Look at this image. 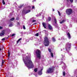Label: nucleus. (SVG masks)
<instances>
[{
  "mask_svg": "<svg viewBox=\"0 0 77 77\" xmlns=\"http://www.w3.org/2000/svg\"><path fill=\"white\" fill-rule=\"evenodd\" d=\"M63 76H65V72L64 71L63 72Z\"/></svg>",
  "mask_w": 77,
  "mask_h": 77,
  "instance_id": "nucleus-25",
  "label": "nucleus"
},
{
  "mask_svg": "<svg viewBox=\"0 0 77 77\" xmlns=\"http://www.w3.org/2000/svg\"><path fill=\"white\" fill-rule=\"evenodd\" d=\"M22 39V38H20L17 41V43L18 44V42H19L20 40Z\"/></svg>",
  "mask_w": 77,
  "mask_h": 77,
  "instance_id": "nucleus-18",
  "label": "nucleus"
},
{
  "mask_svg": "<svg viewBox=\"0 0 77 77\" xmlns=\"http://www.w3.org/2000/svg\"><path fill=\"white\" fill-rule=\"evenodd\" d=\"M23 60L25 65L29 69H31L34 67L33 64L31 60L30 57H26L25 60L23 58Z\"/></svg>",
  "mask_w": 77,
  "mask_h": 77,
  "instance_id": "nucleus-1",
  "label": "nucleus"
},
{
  "mask_svg": "<svg viewBox=\"0 0 77 77\" xmlns=\"http://www.w3.org/2000/svg\"><path fill=\"white\" fill-rule=\"evenodd\" d=\"M62 58H61V60H65V58L64 57H63V55H62Z\"/></svg>",
  "mask_w": 77,
  "mask_h": 77,
  "instance_id": "nucleus-13",
  "label": "nucleus"
},
{
  "mask_svg": "<svg viewBox=\"0 0 77 77\" xmlns=\"http://www.w3.org/2000/svg\"><path fill=\"white\" fill-rule=\"evenodd\" d=\"M15 34H13L11 36H15Z\"/></svg>",
  "mask_w": 77,
  "mask_h": 77,
  "instance_id": "nucleus-31",
  "label": "nucleus"
},
{
  "mask_svg": "<svg viewBox=\"0 0 77 77\" xmlns=\"http://www.w3.org/2000/svg\"><path fill=\"white\" fill-rule=\"evenodd\" d=\"M58 13L59 15H60V12H59V11H58Z\"/></svg>",
  "mask_w": 77,
  "mask_h": 77,
  "instance_id": "nucleus-32",
  "label": "nucleus"
},
{
  "mask_svg": "<svg viewBox=\"0 0 77 77\" xmlns=\"http://www.w3.org/2000/svg\"><path fill=\"white\" fill-rule=\"evenodd\" d=\"M16 20H19V18L17 17L16 18Z\"/></svg>",
  "mask_w": 77,
  "mask_h": 77,
  "instance_id": "nucleus-37",
  "label": "nucleus"
},
{
  "mask_svg": "<svg viewBox=\"0 0 77 77\" xmlns=\"http://www.w3.org/2000/svg\"><path fill=\"white\" fill-rule=\"evenodd\" d=\"M42 70L43 69H42L41 70L38 71V74L40 75H41L42 74Z\"/></svg>",
  "mask_w": 77,
  "mask_h": 77,
  "instance_id": "nucleus-9",
  "label": "nucleus"
},
{
  "mask_svg": "<svg viewBox=\"0 0 77 77\" xmlns=\"http://www.w3.org/2000/svg\"><path fill=\"white\" fill-rule=\"evenodd\" d=\"M34 71L35 72H37V71H38V68H36L34 70Z\"/></svg>",
  "mask_w": 77,
  "mask_h": 77,
  "instance_id": "nucleus-17",
  "label": "nucleus"
},
{
  "mask_svg": "<svg viewBox=\"0 0 77 77\" xmlns=\"http://www.w3.org/2000/svg\"><path fill=\"white\" fill-rule=\"evenodd\" d=\"M48 51L50 52V53H51V49H48Z\"/></svg>",
  "mask_w": 77,
  "mask_h": 77,
  "instance_id": "nucleus-36",
  "label": "nucleus"
},
{
  "mask_svg": "<svg viewBox=\"0 0 77 77\" xmlns=\"http://www.w3.org/2000/svg\"><path fill=\"white\" fill-rule=\"evenodd\" d=\"M1 50V48H0V50Z\"/></svg>",
  "mask_w": 77,
  "mask_h": 77,
  "instance_id": "nucleus-45",
  "label": "nucleus"
},
{
  "mask_svg": "<svg viewBox=\"0 0 77 77\" xmlns=\"http://www.w3.org/2000/svg\"><path fill=\"white\" fill-rule=\"evenodd\" d=\"M36 17H39V15H36Z\"/></svg>",
  "mask_w": 77,
  "mask_h": 77,
  "instance_id": "nucleus-40",
  "label": "nucleus"
},
{
  "mask_svg": "<svg viewBox=\"0 0 77 77\" xmlns=\"http://www.w3.org/2000/svg\"><path fill=\"white\" fill-rule=\"evenodd\" d=\"M5 31L4 30L2 31V32L0 34V36H2L5 35Z\"/></svg>",
  "mask_w": 77,
  "mask_h": 77,
  "instance_id": "nucleus-8",
  "label": "nucleus"
},
{
  "mask_svg": "<svg viewBox=\"0 0 77 77\" xmlns=\"http://www.w3.org/2000/svg\"><path fill=\"white\" fill-rule=\"evenodd\" d=\"M23 29H26V27H25V26H23Z\"/></svg>",
  "mask_w": 77,
  "mask_h": 77,
  "instance_id": "nucleus-34",
  "label": "nucleus"
},
{
  "mask_svg": "<svg viewBox=\"0 0 77 77\" xmlns=\"http://www.w3.org/2000/svg\"><path fill=\"white\" fill-rule=\"evenodd\" d=\"M30 12V10H26L25 11H23L22 12L23 13V14H27V13H29V12Z\"/></svg>",
  "mask_w": 77,
  "mask_h": 77,
  "instance_id": "nucleus-7",
  "label": "nucleus"
},
{
  "mask_svg": "<svg viewBox=\"0 0 77 77\" xmlns=\"http://www.w3.org/2000/svg\"><path fill=\"white\" fill-rule=\"evenodd\" d=\"M51 55L52 57H53V53H51Z\"/></svg>",
  "mask_w": 77,
  "mask_h": 77,
  "instance_id": "nucleus-24",
  "label": "nucleus"
},
{
  "mask_svg": "<svg viewBox=\"0 0 77 77\" xmlns=\"http://www.w3.org/2000/svg\"><path fill=\"white\" fill-rule=\"evenodd\" d=\"M54 21L55 24H56V23H57V20H56V19L55 18L54 19Z\"/></svg>",
  "mask_w": 77,
  "mask_h": 77,
  "instance_id": "nucleus-20",
  "label": "nucleus"
},
{
  "mask_svg": "<svg viewBox=\"0 0 77 77\" xmlns=\"http://www.w3.org/2000/svg\"><path fill=\"white\" fill-rule=\"evenodd\" d=\"M40 15H41V14H40Z\"/></svg>",
  "mask_w": 77,
  "mask_h": 77,
  "instance_id": "nucleus-47",
  "label": "nucleus"
},
{
  "mask_svg": "<svg viewBox=\"0 0 77 77\" xmlns=\"http://www.w3.org/2000/svg\"><path fill=\"white\" fill-rule=\"evenodd\" d=\"M53 11H54V9H53Z\"/></svg>",
  "mask_w": 77,
  "mask_h": 77,
  "instance_id": "nucleus-43",
  "label": "nucleus"
},
{
  "mask_svg": "<svg viewBox=\"0 0 77 77\" xmlns=\"http://www.w3.org/2000/svg\"><path fill=\"white\" fill-rule=\"evenodd\" d=\"M42 25L43 26V27H44V28L45 29H46V26L47 25V24L46 23H42Z\"/></svg>",
  "mask_w": 77,
  "mask_h": 77,
  "instance_id": "nucleus-10",
  "label": "nucleus"
},
{
  "mask_svg": "<svg viewBox=\"0 0 77 77\" xmlns=\"http://www.w3.org/2000/svg\"><path fill=\"white\" fill-rule=\"evenodd\" d=\"M48 20L49 21L51 20V17H49L48 18Z\"/></svg>",
  "mask_w": 77,
  "mask_h": 77,
  "instance_id": "nucleus-26",
  "label": "nucleus"
},
{
  "mask_svg": "<svg viewBox=\"0 0 77 77\" xmlns=\"http://www.w3.org/2000/svg\"><path fill=\"white\" fill-rule=\"evenodd\" d=\"M14 20H15V18L14 17H13L10 19V20L11 21H14Z\"/></svg>",
  "mask_w": 77,
  "mask_h": 77,
  "instance_id": "nucleus-14",
  "label": "nucleus"
},
{
  "mask_svg": "<svg viewBox=\"0 0 77 77\" xmlns=\"http://www.w3.org/2000/svg\"><path fill=\"white\" fill-rule=\"evenodd\" d=\"M32 18H34L33 17Z\"/></svg>",
  "mask_w": 77,
  "mask_h": 77,
  "instance_id": "nucleus-46",
  "label": "nucleus"
},
{
  "mask_svg": "<svg viewBox=\"0 0 77 77\" xmlns=\"http://www.w3.org/2000/svg\"><path fill=\"white\" fill-rule=\"evenodd\" d=\"M65 21V20H63L61 22H60V24H62Z\"/></svg>",
  "mask_w": 77,
  "mask_h": 77,
  "instance_id": "nucleus-15",
  "label": "nucleus"
},
{
  "mask_svg": "<svg viewBox=\"0 0 77 77\" xmlns=\"http://www.w3.org/2000/svg\"><path fill=\"white\" fill-rule=\"evenodd\" d=\"M8 57H9V56H10V52H9V51H8Z\"/></svg>",
  "mask_w": 77,
  "mask_h": 77,
  "instance_id": "nucleus-19",
  "label": "nucleus"
},
{
  "mask_svg": "<svg viewBox=\"0 0 77 77\" xmlns=\"http://www.w3.org/2000/svg\"><path fill=\"white\" fill-rule=\"evenodd\" d=\"M4 63V60H3L2 62V66H3V64Z\"/></svg>",
  "mask_w": 77,
  "mask_h": 77,
  "instance_id": "nucleus-27",
  "label": "nucleus"
},
{
  "mask_svg": "<svg viewBox=\"0 0 77 77\" xmlns=\"http://www.w3.org/2000/svg\"><path fill=\"white\" fill-rule=\"evenodd\" d=\"M2 3L3 5H5V0H2Z\"/></svg>",
  "mask_w": 77,
  "mask_h": 77,
  "instance_id": "nucleus-23",
  "label": "nucleus"
},
{
  "mask_svg": "<svg viewBox=\"0 0 77 77\" xmlns=\"http://www.w3.org/2000/svg\"><path fill=\"white\" fill-rule=\"evenodd\" d=\"M32 22H33V23H34V22H36V20H32Z\"/></svg>",
  "mask_w": 77,
  "mask_h": 77,
  "instance_id": "nucleus-35",
  "label": "nucleus"
},
{
  "mask_svg": "<svg viewBox=\"0 0 77 77\" xmlns=\"http://www.w3.org/2000/svg\"><path fill=\"white\" fill-rule=\"evenodd\" d=\"M3 28H2V26H0V29H2Z\"/></svg>",
  "mask_w": 77,
  "mask_h": 77,
  "instance_id": "nucleus-39",
  "label": "nucleus"
},
{
  "mask_svg": "<svg viewBox=\"0 0 77 77\" xmlns=\"http://www.w3.org/2000/svg\"><path fill=\"white\" fill-rule=\"evenodd\" d=\"M67 35L68 36V38L69 39H71V35H70V34L69 33H68L67 34Z\"/></svg>",
  "mask_w": 77,
  "mask_h": 77,
  "instance_id": "nucleus-12",
  "label": "nucleus"
},
{
  "mask_svg": "<svg viewBox=\"0 0 77 77\" xmlns=\"http://www.w3.org/2000/svg\"><path fill=\"white\" fill-rule=\"evenodd\" d=\"M52 41H53V42H55V41H56V39H55V38H54V37H53Z\"/></svg>",
  "mask_w": 77,
  "mask_h": 77,
  "instance_id": "nucleus-16",
  "label": "nucleus"
},
{
  "mask_svg": "<svg viewBox=\"0 0 77 77\" xmlns=\"http://www.w3.org/2000/svg\"><path fill=\"white\" fill-rule=\"evenodd\" d=\"M5 40V38H3L2 39V41H4V40Z\"/></svg>",
  "mask_w": 77,
  "mask_h": 77,
  "instance_id": "nucleus-38",
  "label": "nucleus"
},
{
  "mask_svg": "<svg viewBox=\"0 0 77 77\" xmlns=\"http://www.w3.org/2000/svg\"><path fill=\"white\" fill-rule=\"evenodd\" d=\"M76 77H77V76H76Z\"/></svg>",
  "mask_w": 77,
  "mask_h": 77,
  "instance_id": "nucleus-48",
  "label": "nucleus"
},
{
  "mask_svg": "<svg viewBox=\"0 0 77 77\" xmlns=\"http://www.w3.org/2000/svg\"><path fill=\"white\" fill-rule=\"evenodd\" d=\"M18 24H19V25L20 24V23H18Z\"/></svg>",
  "mask_w": 77,
  "mask_h": 77,
  "instance_id": "nucleus-44",
  "label": "nucleus"
},
{
  "mask_svg": "<svg viewBox=\"0 0 77 77\" xmlns=\"http://www.w3.org/2000/svg\"><path fill=\"white\" fill-rule=\"evenodd\" d=\"M66 0L67 1V2H69V0Z\"/></svg>",
  "mask_w": 77,
  "mask_h": 77,
  "instance_id": "nucleus-42",
  "label": "nucleus"
},
{
  "mask_svg": "<svg viewBox=\"0 0 77 77\" xmlns=\"http://www.w3.org/2000/svg\"><path fill=\"white\" fill-rule=\"evenodd\" d=\"M35 36H39V33H38L35 34Z\"/></svg>",
  "mask_w": 77,
  "mask_h": 77,
  "instance_id": "nucleus-22",
  "label": "nucleus"
},
{
  "mask_svg": "<svg viewBox=\"0 0 77 77\" xmlns=\"http://www.w3.org/2000/svg\"><path fill=\"white\" fill-rule=\"evenodd\" d=\"M12 26H13V24H12V23H11L9 25V27H12Z\"/></svg>",
  "mask_w": 77,
  "mask_h": 77,
  "instance_id": "nucleus-21",
  "label": "nucleus"
},
{
  "mask_svg": "<svg viewBox=\"0 0 77 77\" xmlns=\"http://www.w3.org/2000/svg\"><path fill=\"white\" fill-rule=\"evenodd\" d=\"M23 6V5H20V6L19 7V8H22Z\"/></svg>",
  "mask_w": 77,
  "mask_h": 77,
  "instance_id": "nucleus-28",
  "label": "nucleus"
},
{
  "mask_svg": "<svg viewBox=\"0 0 77 77\" xmlns=\"http://www.w3.org/2000/svg\"><path fill=\"white\" fill-rule=\"evenodd\" d=\"M54 66H53L49 68L46 71V74L47 73H52L54 72Z\"/></svg>",
  "mask_w": 77,
  "mask_h": 77,
  "instance_id": "nucleus-4",
  "label": "nucleus"
},
{
  "mask_svg": "<svg viewBox=\"0 0 77 77\" xmlns=\"http://www.w3.org/2000/svg\"><path fill=\"white\" fill-rule=\"evenodd\" d=\"M68 54H69V55H70V56H71V55H72V54L69 52H68Z\"/></svg>",
  "mask_w": 77,
  "mask_h": 77,
  "instance_id": "nucleus-30",
  "label": "nucleus"
},
{
  "mask_svg": "<svg viewBox=\"0 0 77 77\" xmlns=\"http://www.w3.org/2000/svg\"><path fill=\"white\" fill-rule=\"evenodd\" d=\"M71 48V43H67L66 45V49L67 51H68L70 50V48Z\"/></svg>",
  "mask_w": 77,
  "mask_h": 77,
  "instance_id": "nucleus-3",
  "label": "nucleus"
},
{
  "mask_svg": "<svg viewBox=\"0 0 77 77\" xmlns=\"http://www.w3.org/2000/svg\"><path fill=\"white\" fill-rule=\"evenodd\" d=\"M66 12L68 15H71L72 12V9H67L66 10Z\"/></svg>",
  "mask_w": 77,
  "mask_h": 77,
  "instance_id": "nucleus-6",
  "label": "nucleus"
},
{
  "mask_svg": "<svg viewBox=\"0 0 77 77\" xmlns=\"http://www.w3.org/2000/svg\"><path fill=\"white\" fill-rule=\"evenodd\" d=\"M49 43L50 42H49V40H48L47 37L46 36L45 37L44 41V44L45 46V47L48 46V45H49Z\"/></svg>",
  "mask_w": 77,
  "mask_h": 77,
  "instance_id": "nucleus-2",
  "label": "nucleus"
},
{
  "mask_svg": "<svg viewBox=\"0 0 77 77\" xmlns=\"http://www.w3.org/2000/svg\"><path fill=\"white\" fill-rule=\"evenodd\" d=\"M48 28H49V29H50V30H52V29H53V28H52V27H51V25H50L49 24L48 25Z\"/></svg>",
  "mask_w": 77,
  "mask_h": 77,
  "instance_id": "nucleus-11",
  "label": "nucleus"
},
{
  "mask_svg": "<svg viewBox=\"0 0 77 77\" xmlns=\"http://www.w3.org/2000/svg\"><path fill=\"white\" fill-rule=\"evenodd\" d=\"M62 68L63 69H66V68H65V67L64 66H63V67H62Z\"/></svg>",
  "mask_w": 77,
  "mask_h": 77,
  "instance_id": "nucleus-29",
  "label": "nucleus"
},
{
  "mask_svg": "<svg viewBox=\"0 0 77 77\" xmlns=\"http://www.w3.org/2000/svg\"><path fill=\"white\" fill-rule=\"evenodd\" d=\"M35 8V7L34 6H33L32 8V9H34Z\"/></svg>",
  "mask_w": 77,
  "mask_h": 77,
  "instance_id": "nucleus-41",
  "label": "nucleus"
},
{
  "mask_svg": "<svg viewBox=\"0 0 77 77\" xmlns=\"http://www.w3.org/2000/svg\"><path fill=\"white\" fill-rule=\"evenodd\" d=\"M41 53L40 50H37L36 51V54L37 55V57L39 59H41Z\"/></svg>",
  "mask_w": 77,
  "mask_h": 77,
  "instance_id": "nucleus-5",
  "label": "nucleus"
},
{
  "mask_svg": "<svg viewBox=\"0 0 77 77\" xmlns=\"http://www.w3.org/2000/svg\"><path fill=\"white\" fill-rule=\"evenodd\" d=\"M70 1V2L71 3H72V2H73V0H69Z\"/></svg>",
  "mask_w": 77,
  "mask_h": 77,
  "instance_id": "nucleus-33",
  "label": "nucleus"
}]
</instances>
